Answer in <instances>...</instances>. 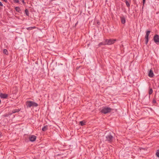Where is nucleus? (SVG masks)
<instances>
[{"mask_svg": "<svg viewBox=\"0 0 159 159\" xmlns=\"http://www.w3.org/2000/svg\"><path fill=\"white\" fill-rule=\"evenodd\" d=\"M8 116V115L6 114L4 116L5 117H7Z\"/></svg>", "mask_w": 159, "mask_h": 159, "instance_id": "nucleus-26", "label": "nucleus"}, {"mask_svg": "<svg viewBox=\"0 0 159 159\" xmlns=\"http://www.w3.org/2000/svg\"><path fill=\"white\" fill-rule=\"evenodd\" d=\"M153 40L156 44H158L159 43V35L158 34H155L153 37Z\"/></svg>", "mask_w": 159, "mask_h": 159, "instance_id": "nucleus-5", "label": "nucleus"}, {"mask_svg": "<svg viewBox=\"0 0 159 159\" xmlns=\"http://www.w3.org/2000/svg\"><path fill=\"white\" fill-rule=\"evenodd\" d=\"M106 141L109 143H111L113 141V137L111 134H109L106 136Z\"/></svg>", "mask_w": 159, "mask_h": 159, "instance_id": "nucleus-4", "label": "nucleus"}, {"mask_svg": "<svg viewBox=\"0 0 159 159\" xmlns=\"http://www.w3.org/2000/svg\"><path fill=\"white\" fill-rule=\"evenodd\" d=\"M25 13L26 16H29V13L28 10L26 9L25 10Z\"/></svg>", "mask_w": 159, "mask_h": 159, "instance_id": "nucleus-14", "label": "nucleus"}, {"mask_svg": "<svg viewBox=\"0 0 159 159\" xmlns=\"http://www.w3.org/2000/svg\"><path fill=\"white\" fill-rule=\"evenodd\" d=\"M148 75L149 77L151 78L153 76L154 74L153 71L152 70H151L149 71Z\"/></svg>", "mask_w": 159, "mask_h": 159, "instance_id": "nucleus-9", "label": "nucleus"}, {"mask_svg": "<svg viewBox=\"0 0 159 159\" xmlns=\"http://www.w3.org/2000/svg\"><path fill=\"white\" fill-rule=\"evenodd\" d=\"M48 129V126L46 125L43 126L42 128V130L43 131H46Z\"/></svg>", "mask_w": 159, "mask_h": 159, "instance_id": "nucleus-12", "label": "nucleus"}, {"mask_svg": "<svg viewBox=\"0 0 159 159\" xmlns=\"http://www.w3.org/2000/svg\"><path fill=\"white\" fill-rule=\"evenodd\" d=\"M0 6L1 7H2L3 6V4L1 2H0Z\"/></svg>", "mask_w": 159, "mask_h": 159, "instance_id": "nucleus-25", "label": "nucleus"}, {"mask_svg": "<svg viewBox=\"0 0 159 159\" xmlns=\"http://www.w3.org/2000/svg\"><path fill=\"white\" fill-rule=\"evenodd\" d=\"M15 10L18 12H20L21 11L20 8L19 7H16L15 8Z\"/></svg>", "mask_w": 159, "mask_h": 159, "instance_id": "nucleus-13", "label": "nucleus"}, {"mask_svg": "<svg viewBox=\"0 0 159 159\" xmlns=\"http://www.w3.org/2000/svg\"><path fill=\"white\" fill-rule=\"evenodd\" d=\"M143 0V5H144L145 2L146 0Z\"/></svg>", "mask_w": 159, "mask_h": 159, "instance_id": "nucleus-24", "label": "nucleus"}, {"mask_svg": "<svg viewBox=\"0 0 159 159\" xmlns=\"http://www.w3.org/2000/svg\"><path fill=\"white\" fill-rule=\"evenodd\" d=\"M3 53L6 54L7 55L8 54V52L7 50L6 49H4L3 51Z\"/></svg>", "mask_w": 159, "mask_h": 159, "instance_id": "nucleus-18", "label": "nucleus"}, {"mask_svg": "<svg viewBox=\"0 0 159 159\" xmlns=\"http://www.w3.org/2000/svg\"><path fill=\"white\" fill-rule=\"evenodd\" d=\"M80 125L82 126H83L85 125V122H84L83 121H80Z\"/></svg>", "mask_w": 159, "mask_h": 159, "instance_id": "nucleus-20", "label": "nucleus"}, {"mask_svg": "<svg viewBox=\"0 0 159 159\" xmlns=\"http://www.w3.org/2000/svg\"><path fill=\"white\" fill-rule=\"evenodd\" d=\"M120 19L122 24H124L125 23V19L124 17H121Z\"/></svg>", "mask_w": 159, "mask_h": 159, "instance_id": "nucleus-10", "label": "nucleus"}, {"mask_svg": "<svg viewBox=\"0 0 159 159\" xmlns=\"http://www.w3.org/2000/svg\"><path fill=\"white\" fill-rule=\"evenodd\" d=\"M36 137L35 135H32L29 137V139L30 141L31 142H34L35 140Z\"/></svg>", "mask_w": 159, "mask_h": 159, "instance_id": "nucleus-8", "label": "nucleus"}, {"mask_svg": "<svg viewBox=\"0 0 159 159\" xmlns=\"http://www.w3.org/2000/svg\"><path fill=\"white\" fill-rule=\"evenodd\" d=\"M153 92V90L152 88H149V95L151 94Z\"/></svg>", "mask_w": 159, "mask_h": 159, "instance_id": "nucleus-16", "label": "nucleus"}, {"mask_svg": "<svg viewBox=\"0 0 159 159\" xmlns=\"http://www.w3.org/2000/svg\"><path fill=\"white\" fill-rule=\"evenodd\" d=\"M22 2L23 3H25V2H24V1L23 0V1H22Z\"/></svg>", "mask_w": 159, "mask_h": 159, "instance_id": "nucleus-28", "label": "nucleus"}, {"mask_svg": "<svg viewBox=\"0 0 159 159\" xmlns=\"http://www.w3.org/2000/svg\"><path fill=\"white\" fill-rule=\"evenodd\" d=\"M150 32V31L149 30H148L146 32V35L145 36V43L146 44H147L148 41L149 35Z\"/></svg>", "mask_w": 159, "mask_h": 159, "instance_id": "nucleus-6", "label": "nucleus"}, {"mask_svg": "<svg viewBox=\"0 0 159 159\" xmlns=\"http://www.w3.org/2000/svg\"><path fill=\"white\" fill-rule=\"evenodd\" d=\"M113 109L110 107H105L103 108L101 111L102 113L106 114L110 112Z\"/></svg>", "mask_w": 159, "mask_h": 159, "instance_id": "nucleus-2", "label": "nucleus"}, {"mask_svg": "<svg viewBox=\"0 0 159 159\" xmlns=\"http://www.w3.org/2000/svg\"><path fill=\"white\" fill-rule=\"evenodd\" d=\"M139 149H145V148H139Z\"/></svg>", "mask_w": 159, "mask_h": 159, "instance_id": "nucleus-27", "label": "nucleus"}, {"mask_svg": "<svg viewBox=\"0 0 159 159\" xmlns=\"http://www.w3.org/2000/svg\"><path fill=\"white\" fill-rule=\"evenodd\" d=\"M35 28V27H30L26 28V29L28 30H30Z\"/></svg>", "mask_w": 159, "mask_h": 159, "instance_id": "nucleus-15", "label": "nucleus"}, {"mask_svg": "<svg viewBox=\"0 0 159 159\" xmlns=\"http://www.w3.org/2000/svg\"><path fill=\"white\" fill-rule=\"evenodd\" d=\"M116 41V39H107L105 40V44L106 45H111L114 43Z\"/></svg>", "mask_w": 159, "mask_h": 159, "instance_id": "nucleus-3", "label": "nucleus"}, {"mask_svg": "<svg viewBox=\"0 0 159 159\" xmlns=\"http://www.w3.org/2000/svg\"><path fill=\"white\" fill-rule=\"evenodd\" d=\"M156 156L159 158V150H157V151L156 153Z\"/></svg>", "mask_w": 159, "mask_h": 159, "instance_id": "nucleus-17", "label": "nucleus"}, {"mask_svg": "<svg viewBox=\"0 0 159 159\" xmlns=\"http://www.w3.org/2000/svg\"><path fill=\"white\" fill-rule=\"evenodd\" d=\"M26 106L27 108H30L31 107H37L38 104L36 102L34 101H27L26 102Z\"/></svg>", "mask_w": 159, "mask_h": 159, "instance_id": "nucleus-1", "label": "nucleus"}, {"mask_svg": "<svg viewBox=\"0 0 159 159\" xmlns=\"http://www.w3.org/2000/svg\"><path fill=\"white\" fill-rule=\"evenodd\" d=\"M14 3H18L19 2V0H13Z\"/></svg>", "mask_w": 159, "mask_h": 159, "instance_id": "nucleus-22", "label": "nucleus"}, {"mask_svg": "<svg viewBox=\"0 0 159 159\" xmlns=\"http://www.w3.org/2000/svg\"><path fill=\"white\" fill-rule=\"evenodd\" d=\"M152 102L154 103H156V100L154 99L152 100Z\"/></svg>", "mask_w": 159, "mask_h": 159, "instance_id": "nucleus-23", "label": "nucleus"}, {"mask_svg": "<svg viewBox=\"0 0 159 159\" xmlns=\"http://www.w3.org/2000/svg\"><path fill=\"white\" fill-rule=\"evenodd\" d=\"M105 41L103 43L102 42V43H99V45H106V44H105Z\"/></svg>", "mask_w": 159, "mask_h": 159, "instance_id": "nucleus-21", "label": "nucleus"}, {"mask_svg": "<svg viewBox=\"0 0 159 159\" xmlns=\"http://www.w3.org/2000/svg\"><path fill=\"white\" fill-rule=\"evenodd\" d=\"M8 95L6 94L1 93H0V97L2 98L5 99L7 98L8 97Z\"/></svg>", "mask_w": 159, "mask_h": 159, "instance_id": "nucleus-7", "label": "nucleus"}, {"mask_svg": "<svg viewBox=\"0 0 159 159\" xmlns=\"http://www.w3.org/2000/svg\"><path fill=\"white\" fill-rule=\"evenodd\" d=\"M20 111V110L19 109H16L12 110V113H11L10 115H11L12 113H14L16 112H17Z\"/></svg>", "mask_w": 159, "mask_h": 159, "instance_id": "nucleus-11", "label": "nucleus"}, {"mask_svg": "<svg viewBox=\"0 0 159 159\" xmlns=\"http://www.w3.org/2000/svg\"><path fill=\"white\" fill-rule=\"evenodd\" d=\"M125 2L127 6L128 7H129L130 6V4L128 2V1L127 0H125Z\"/></svg>", "mask_w": 159, "mask_h": 159, "instance_id": "nucleus-19", "label": "nucleus"}]
</instances>
